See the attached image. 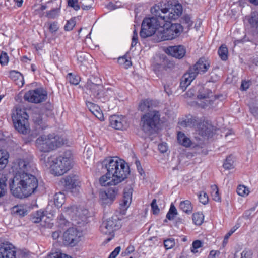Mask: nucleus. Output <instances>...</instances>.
Returning a JSON list of instances; mask_svg holds the SVG:
<instances>
[{
  "label": "nucleus",
  "mask_w": 258,
  "mask_h": 258,
  "mask_svg": "<svg viewBox=\"0 0 258 258\" xmlns=\"http://www.w3.org/2000/svg\"><path fill=\"white\" fill-rule=\"evenodd\" d=\"M12 119L15 127L19 132L26 134L29 132L28 115L25 109L17 108Z\"/></svg>",
  "instance_id": "0eeeda50"
},
{
  "label": "nucleus",
  "mask_w": 258,
  "mask_h": 258,
  "mask_svg": "<svg viewBox=\"0 0 258 258\" xmlns=\"http://www.w3.org/2000/svg\"><path fill=\"white\" fill-rule=\"evenodd\" d=\"M162 25L160 17L154 16L152 17L145 18L142 24L140 36L146 38L157 33L158 28Z\"/></svg>",
  "instance_id": "423d86ee"
},
{
  "label": "nucleus",
  "mask_w": 258,
  "mask_h": 258,
  "mask_svg": "<svg viewBox=\"0 0 258 258\" xmlns=\"http://www.w3.org/2000/svg\"><path fill=\"white\" fill-rule=\"evenodd\" d=\"M177 140L178 143L184 147H188L191 145V141L190 139L184 133L181 132H179L178 133Z\"/></svg>",
  "instance_id": "5701e85b"
},
{
  "label": "nucleus",
  "mask_w": 258,
  "mask_h": 258,
  "mask_svg": "<svg viewBox=\"0 0 258 258\" xmlns=\"http://www.w3.org/2000/svg\"><path fill=\"white\" fill-rule=\"evenodd\" d=\"M68 6L72 7L74 10L77 11L80 8V6L78 4V0H68Z\"/></svg>",
  "instance_id": "3c124183"
},
{
  "label": "nucleus",
  "mask_w": 258,
  "mask_h": 258,
  "mask_svg": "<svg viewBox=\"0 0 258 258\" xmlns=\"http://www.w3.org/2000/svg\"><path fill=\"white\" fill-rule=\"evenodd\" d=\"M65 201V195L62 192L56 194L54 197V203L58 208L61 207Z\"/></svg>",
  "instance_id": "c85d7f7f"
},
{
  "label": "nucleus",
  "mask_w": 258,
  "mask_h": 258,
  "mask_svg": "<svg viewBox=\"0 0 258 258\" xmlns=\"http://www.w3.org/2000/svg\"><path fill=\"white\" fill-rule=\"evenodd\" d=\"M182 12V7L178 4L163 7L157 4L151 9L152 15L160 17L162 25L156 33L160 41L172 40L180 35L183 31V27L178 23H172V21L178 19Z\"/></svg>",
  "instance_id": "f257e3e1"
},
{
  "label": "nucleus",
  "mask_w": 258,
  "mask_h": 258,
  "mask_svg": "<svg viewBox=\"0 0 258 258\" xmlns=\"http://www.w3.org/2000/svg\"><path fill=\"white\" fill-rule=\"evenodd\" d=\"M13 211L18 215L24 216L27 214V210L21 206H16L13 207Z\"/></svg>",
  "instance_id": "79ce46f5"
},
{
  "label": "nucleus",
  "mask_w": 258,
  "mask_h": 258,
  "mask_svg": "<svg viewBox=\"0 0 258 258\" xmlns=\"http://www.w3.org/2000/svg\"><path fill=\"white\" fill-rule=\"evenodd\" d=\"M133 191V188L130 186L125 188L124 190L123 198L120 203V211L123 215L125 214L131 204Z\"/></svg>",
  "instance_id": "2eb2a0df"
},
{
  "label": "nucleus",
  "mask_w": 258,
  "mask_h": 258,
  "mask_svg": "<svg viewBox=\"0 0 258 258\" xmlns=\"http://www.w3.org/2000/svg\"><path fill=\"white\" fill-rule=\"evenodd\" d=\"M59 13V8H55L48 12L46 16L49 18L54 19L58 15Z\"/></svg>",
  "instance_id": "c03bdc74"
},
{
  "label": "nucleus",
  "mask_w": 258,
  "mask_h": 258,
  "mask_svg": "<svg viewBox=\"0 0 258 258\" xmlns=\"http://www.w3.org/2000/svg\"><path fill=\"white\" fill-rule=\"evenodd\" d=\"M109 120L110 126L116 130L125 129L128 126L125 118L121 115H113Z\"/></svg>",
  "instance_id": "f3484780"
},
{
  "label": "nucleus",
  "mask_w": 258,
  "mask_h": 258,
  "mask_svg": "<svg viewBox=\"0 0 258 258\" xmlns=\"http://www.w3.org/2000/svg\"><path fill=\"white\" fill-rule=\"evenodd\" d=\"M107 8L110 10H113L115 9H117L119 7L118 6L116 5L115 4H113V3H109L107 5Z\"/></svg>",
  "instance_id": "338daca9"
},
{
  "label": "nucleus",
  "mask_w": 258,
  "mask_h": 258,
  "mask_svg": "<svg viewBox=\"0 0 258 258\" xmlns=\"http://www.w3.org/2000/svg\"><path fill=\"white\" fill-rule=\"evenodd\" d=\"M151 104V101L150 100H144L141 102L139 105V109L142 111H145L148 110Z\"/></svg>",
  "instance_id": "37998d69"
},
{
  "label": "nucleus",
  "mask_w": 258,
  "mask_h": 258,
  "mask_svg": "<svg viewBox=\"0 0 258 258\" xmlns=\"http://www.w3.org/2000/svg\"><path fill=\"white\" fill-rule=\"evenodd\" d=\"M83 234L75 228L68 229L63 234V241L65 245L74 246L81 240Z\"/></svg>",
  "instance_id": "9b49d317"
},
{
  "label": "nucleus",
  "mask_w": 258,
  "mask_h": 258,
  "mask_svg": "<svg viewBox=\"0 0 258 258\" xmlns=\"http://www.w3.org/2000/svg\"><path fill=\"white\" fill-rule=\"evenodd\" d=\"M253 253L249 249H244L241 253L240 258H252Z\"/></svg>",
  "instance_id": "09e8293b"
},
{
  "label": "nucleus",
  "mask_w": 258,
  "mask_h": 258,
  "mask_svg": "<svg viewBox=\"0 0 258 258\" xmlns=\"http://www.w3.org/2000/svg\"><path fill=\"white\" fill-rule=\"evenodd\" d=\"M17 248L10 243L0 245V258H16Z\"/></svg>",
  "instance_id": "dca6fc26"
},
{
  "label": "nucleus",
  "mask_w": 258,
  "mask_h": 258,
  "mask_svg": "<svg viewBox=\"0 0 258 258\" xmlns=\"http://www.w3.org/2000/svg\"><path fill=\"white\" fill-rule=\"evenodd\" d=\"M177 214V211L173 205H171L170 209L166 215L169 220L173 219L175 216Z\"/></svg>",
  "instance_id": "ea45409f"
},
{
  "label": "nucleus",
  "mask_w": 258,
  "mask_h": 258,
  "mask_svg": "<svg viewBox=\"0 0 258 258\" xmlns=\"http://www.w3.org/2000/svg\"><path fill=\"white\" fill-rule=\"evenodd\" d=\"M9 61V57L6 52L2 51L0 55V64L2 66L6 65Z\"/></svg>",
  "instance_id": "49530a36"
},
{
  "label": "nucleus",
  "mask_w": 258,
  "mask_h": 258,
  "mask_svg": "<svg viewBox=\"0 0 258 258\" xmlns=\"http://www.w3.org/2000/svg\"><path fill=\"white\" fill-rule=\"evenodd\" d=\"M93 0H82L80 2L82 8L85 10H89L92 8Z\"/></svg>",
  "instance_id": "a19ab883"
},
{
  "label": "nucleus",
  "mask_w": 258,
  "mask_h": 258,
  "mask_svg": "<svg viewBox=\"0 0 258 258\" xmlns=\"http://www.w3.org/2000/svg\"><path fill=\"white\" fill-rule=\"evenodd\" d=\"M160 115L155 110H150L145 114L141 118V124L145 131H149L155 127L160 121Z\"/></svg>",
  "instance_id": "1a4fd4ad"
},
{
  "label": "nucleus",
  "mask_w": 258,
  "mask_h": 258,
  "mask_svg": "<svg viewBox=\"0 0 258 258\" xmlns=\"http://www.w3.org/2000/svg\"><path fill=\"white\" fill-rule=\"evenodd\" d=\"M96 78L94 77H91L89 79H88V81L86 84V87L92 91L93 90H95L96 84Z\"/></svg>",
  "instance_id": "58836bf2"
},
{
  "label": "nucleus",
  "mask_w": 258,
  "mask_h": 258,
  "mask_svg": "<svg viewBox=\"0 0 258 258\" xmlns=\"http://www.w3.org/2000/svg\"><path fill=\"white\" fill-rule=\"evenodd\" d=\"M153 67L154 71L157 74H159L163 69V67L161 65L156 63L154 64Z\"/></svg>",
  "instance_id": "e2e57ef3"
},
{
  "label": "nucleus",
  "mask_w": 258,
  "mask_h": 258,
  "mask_svg": "<svg viewBox=\"0 0 258 258\" xmlns=\"http://www.w3.org/2000/svg\"><path fill=\"white\" fill-rule=\"evenodd\" d=\"M121 250V247L118 246L110 253L108 258H116Z\"/></svg>",
  "instance_id": "13d9d810"
},
{
  "label": "nucleus",
  "mask_w": 258,
  "mask_h": 258,
  "mask_svg": "<svg viewBox=\"0 0 258 258\" xmlns=\"http://www.w3.org/2000/svg\"><path fill=\"white\" fill-rule=\"evenodd\" d=\"M210 67L209 61L204 58H200L193 67L194 73L197 75L206 72Z\"/></svg>",
  "instance_id": "6ab92c4d"
},
{
  "label": "nucleus",
  "mask_w": 258,
  "mask_h": 258,
  "mask_svg": "<svg viewBox=\"0 0 258 258\" xmlns=\"http://www.w3.org/2000/svg\"><path fill=\"white\" fill-rule=\"evenodd\" d=\"M204 215L202 213H195L192 215V220L196 225H201L204 221Z\"/></svg>",
  "instance_id": "2f4dec72"
},
{
  "label": "nucleus",
  "mask_w": 258,
  "mask_h": 258,
  "mask_svg": "<svg viewBox=\"0 0 258 258\" xmlns=\"http://www.w3.org/2000/svg\"><path fill=\"white\" fill-rule=\"evenodd\" d=\"M249 87V82L245 81L242 82L241 88L242 90H247Z\"/></svg>",
  "instance_id": "0e129e2a"
},
{
  "label": "nucleus",
  "mask_w": 258,
  "mask_h": 258,
  "mask_svg": "<svg viewBox=\"0 0 258 258\" xmlns=\"http://www.w3.org/2000/svg\"><path fill=\"white\" fill-rule=\"evenodd\" d=\"M49 26V30L51 33H54L58 30V23L56 22L49 23L48 24Z\"/></svg>",
  "instance_id": "8fccbe9b"
},
{
  "label": "nucleus",
  "mask_w": 258,
  "mask_h": 258,
  "mask_svg": "<svg viewBox=\"0 0 258 258\" xmlns=\"http://www.w3.org/2000/svg\"><path fill=\"white\" fill-rule=\"evenodd\" d=\"M195 91L194 89H189L185 94L186 98H191L194 96Z\"/></svg>",
  "instance_id": "69168bd1"
},
{
  "label": "nucleus",
  "mask_w": 258,
  "mask_h": 258,
  "mask_svg": "<svg viewBox=\"0 0 258 258\" xmlns=\"http://www.w3.org/2000/svg\"><path fill=\"white\" fill-rule=\"evenodd\" d=\"M235 160L233 156L230 155L228 156L224 161L223 165L225 170H232L235 168Z\"/></svg>",
  "instance_id": "a878e982"
},
{
  "label": "nucleus",
  "mask_w": 258,
  "mask_h": 258,
  "mask_svg": "<svg viewBox=\"0 0 258 258\" xmlns=\"http://www.w3.org/2000/svg\"><path fill=\"white\" fill-rule=\"evenodd\" d=\"M76 208H78L75 206H70L65 208L64 212L65 214L70 216L71 219L73 221V219H76L77 217L75 216Z\"/></svg>",
  "instance_id": "473e14b6"
},
{
  "label": "nucleus",
  "mask_w": 258,
  "mask_h": 258,
  "mask_svg": "<svg viewBox=\"0 0 258 258\" xmlns=\"http://www.w3.org/2000/svg\"><path fill=\"white\" fill-rule=\"evenodd\" d=\"M9 153L4 150H0V170L3 169L8 163Z\"/></svg>",
  "instance_id": "b1692460"
},
{
  "label": "nucleus",
  "mask_w": 258,
  "mask_h": 258,
  "mask_svg": "<svg viewBox=\"0 0 258 258\" xmlns=\"http://www.w3.org/2000/svg\"><path fill=\"white\" fill-rule=\"evenodd\" d=\"M176 244L175 239L173 238L167 239L164 241V245L166 249L173 248Z\"/></svg>",
  "instance_id": "4c0bfd02"
},
{
  "label": "nucleus",
  "mask_w": 258,
  "mask_h": 258,
  "mask_svg": "<svg viewBox=\"0 0 258 258\" xmlns=\"http://www.w3.org/2000/svg\"><path fill=\"white\" fill-rule=\"evenodd\" d=\"M228 49L225 45H222L219 50L218 54L220 58L223 60H226L228 58Z\"/></svg>",
  "instance_id": "f704fd0d"
},
{
  "label": "nucleus",
  "mask_w": 258,
  "mask_h": 258,
  "mask_svg": "<svg viewBox=\"0 0 258 258\" xmlns=\"http://www.w3.org/2000/svg\"><path fill=\"white\" fill-rule=\"evenodd\" d=\"M66 140L54 134L42 135L35 141L36 147L40 152L49 153L65 144Z\"/></svg>",
  "instance_id": "39448f33"
},
{
  "label": "nucleus",
  "mask_w": 258,
  "mask_h": 258,
  "mask_svg": "<svg viewBox=\"0 0 258 258\" xmlns=\"http://www.w3.org/2000/svg\"><path fill=\"white\" fill-rule=\"evenodd\" d=\"M46 97L45 91L41 89H36L27 92L24 95V98L28 102L38 103L45 100Z\"/></svg>",
  "instance_id": "f8f14e48"
},
{
  "label": "nucleus",
  "mask_w": 258,
  "mask_h": 258,
  "mask_svg": "<svg viewBox=\"0 0 258 258\" xmlns=\"http://www.w3.org/2000/svg\"><path fill=\"white\" fill-rule=\"evenodd\" d=\"M203 243L199 240L194 241L192 243V246L190 248L191 252L193 253H196L199 252L198 249L203 246Z\"/></svg>",
  "instance_id": "e433bc0d"
},
{
  "label": "nucleus",
  "mask_w": 258,
  "mask_h": 258,
  "mask_svg": "<svg viewBox=\"0 0 258 258\" xmlns=\"http://www.w3.org/2000/svg\"><path fill=\"white\" fill-rule=\"evenodd\" d=\"M121 227V220L116 216L104 219L100 227V232L103 234L110 235L109 237L107 238L106 240V243L113 238L114 237L113 232L120 229Z\"/></svg>",
  "instance_id": "6e6552de"
},
{
  "label": "nucleus",
  "mask_w": 258,
  "mask_h": 258,
  "mask_svg": "<svg viewBox=\"0 0 258 258\" xmlns=\"http://www.w3.org/2000/svg\"><path fill=\"white\" fill-rule=\"evenodd\" d=\"M199 199L200 202L205 205L209 201V198L207 194L204 191H201L199 195Z\"/></svg>",
  "instance_id": "a18cd8bd"
},
{
  "label": "nucleus",
  "mask_w": 258,
  "mask_h": 258,
  "mask_svg": "<svg viewBox=\"0 0 258 258\" xmlns=\"http://www.w3.org/2000/svg\"><path fill=\"white\" fill-rule=\"evenodd\" d=\"M75 25L76 21L75 19H71L67 21V24H66L64 28V30L66 31H71L73 29Z\"/></svg>",
  "instance_id": "de8ad7c7"
},
{
  "label": "nucleus",
  "mask_w": 258,
  "mask_h": 258,
  "mask_svg": "<svg viewBox=\"0 0 258 258\" xmlns=\"http://www.w3.org/2000/svg\"><path fill=\"white\" fill-rule=\"evenodd\" d=\"M248 23L252 27H258V13L253 12L251 15L247 18Z\"/></svg>",
  "instance_id": "7c9ffc66"
},
{
  "label": "nucleus",
  "mask_w": 258,
  "mask_h": 258,
  "mask_svg": "<svg viewBox=\"0 0 258 258\" xmlns=\"http://www.w3.org/2000/svg\"><path fill=\"white\" fill-rule=\"evenodd\" d=\"M86 104L90 111L96 116V112H97V109L96 108V105L91 102H87Z\"/></svg>",
  "instance_id": "603ef678"
},
{
  "label": "nucleus",
  "mask_w": 258,
  "mask_h": 258,
  "mask_svg": "<svg viewBox=\"0 0 258 258\" xmlns=\"http://www.w3.org/2000/svg\"><path fill=\"white\" fill-rule=\"evenodd\" d=\"M196 73L190 72L186 73L183 75L182 78L180 86L183 91H184L186 87L190 84L191 82L196 78Z\"/></svg>",
  "instance_id": "412c9836"
},
{
  "label": "nucleus",
  "mask_w": 258,
  "mask_h": 258,
  "mask_svg": "<svg viewBox=\"0 0 258 258\" xmlns=\"http://www.w3.org/2000/svg\"><path fill=\"white\" fill-rule=\"evenodd\" d=\"M36 215V216L33 217V221L34 223H39L44 217L43 212L38 211Z\"/></svg>",
  "instance_id": "5fc2aeb1"
},
{
  "label": "nucleus",
  "mask_w": 258,
  "mask_h": 258,
  "mask_svg": "<svg viewBox=\"0 0 258 258\" xmlns=\"http://www.w3.org/2000/svg\"><path fill=\"white\" fill-rule=\"evenodd\" d=\"M76 209L75 216L77 217V219H73V221H76V224H83L87 220L88 211L86 209L82 207H78Z\"/></svg>",
  "instance_id": "aec40b11"
},
{
  "label": "nucleus",
  "mask_w": 258,
  "mask_h": 258,
  "mask_svg": "<svg viewBox=\"0 0 258 258\" xmlns=\"http://www.w3.org/2000/svg\"><path fill=\"white\" fill-rule=\"evenodd\" d=\"M31 165L30 162L26 159H18L13 163L12 171L14 175L13 179H18L24 175L28 174Z\"/></svg>",
  "instance_id": "9d476101"
},
{
  "label": "nucleus",
  "mask_w": 258,
  "mask_h": 258,
  "mask_svg": "<svg viewBox=\"0 0 258 258\" xmlns=\"http://www.w3.org/2000/svg\"><path fill=\"white\" fill-rule=\"evenodd\" d=\"M165 51L167 54L178 59L183 58L186 54L185 48L181 45L169 46Z\"/></svg>",
  "instance_id": "a211bd4d"
},
{
  "label": "nucleus",
  "mask_w": 258,
  "mask_h": 258,
  "mask_svg": "<svg viewBox=\"0 0 258 258\" xmlns=\"http://www.w3.org/2000/svg\"><path fill=\"white\" fill-rule=\"evenodd\" d=\"M182 22L185 24L187 27H190L192 25V21L191 18L187 15L184 16L182 18Z\"/></svg>",
  "instance_id": "4d7b16f0"
},
{
  "label": "nucleus",
  "mask_w": 258,
  "mask_h": 258,
  "mask_svg": "<svg viewBox=\"0 0 258 258\" xmlns=\"http://www.w3.org/2000/svg\"><path fill=\"white\" fill-rule=\"evenodd\" d=\"M138 43V33L137 31L135 29L133 31V36L132 37V43H131V47H133L137 45Z\"/></svg>",
  "instance_id": "6e6d98bb"
},
{
  "label": "nucleus",
  "mask_w": 258,
  "mask_h": 258,
  "mask_svg": "<svg viewBox=\"0 0 258 258\" xmlns=\"http://www.w3.org/2000/svg\"><path fill=\"white\" fill-rule=\"evenodd\" d=\"M118 190L116 188H110L99 193L100 202L103 206L111 204L115 199Z\"/></svg>",
  "instance_id": "4468645a"
},
{
  "label": "nucleus",
  "mask_w": 258,
  "mask_h": 258,
  "mask_svg": "<svg viewBox=\"0 0 258 258\" xmlns=\"http://www.w3.org/2000/svg\"><path fill=\"white\" fill-rule=\"evenodd\" d=\"M45 158L44 154L41 155L40 160L43 161L47 166H49L50 173L54 176H61L72 167V155L70 151L56 158L51 156L47 160Z\"/></svg>",
  "instance_id": "20e7f679"
},
{
  "label": "nucleus",
  "mask_w": 258,
  "mask_h": 258,
  "mask_svg": "<svg viewBox=\"0 0 258 258\" xmlns=\"http://www.w3.org/2000/svg\"><path fill=\"white\" fill-rule=\"evenodd\" d=\"M100 163L101 168L107 171L99 179L101 186L117 185L126 179L130 173L127 163L117 156L106 157Z\"/></svg>",
  "instance_id": "f03ea898"
},
{
  "label": "nucleus",
  "mask_w": 258,
  "mask_h": 258,
  "mask_svg": "<svg viewBox=\"0 0 258 258\" xmlns=\"http://www.w3.org/2000/svg\"><path fill=\"white\" fill-rule=\"evenodd\" d=\"M67 79L71 84L75 85H78L81 80V78L79 76L75 74H73L71 73L68 74Z\"/></svg>",
  "instance_id": "c9c22d12"
},
{
  "label": "nucleus",
  "mask_w": 258,
  "mask_h": 258,
  "mask_svg": "<svg viewBox=\"0 0 258 258\" xmlns=\"http://www.w3.org/2000/svg\"><path fill=\"white\" fill-rule=\"evenodd\" d=\"M179 207L181 210L187 214H189L192 211V206L190 201L189 200L181 202Z\"/></svg>",
  "instance_id": "cd10ccee"
},
{
  "label": "nucleus",
  "mask_w": 258,
  "mask_h": 258,
  "mask_svg": "<svg viewBox=\"0 0 258 258\" xmlns=\"http://www.w3.org/2000/svg\"><path fill=\"white\" fill-rule=\"evenodd\" d=\"M119 64L125 69H127L132 65V62L130 58L126 56L120 57L118 59Z\"/></svg>",
  "instance_id": "72a5a7b5"
},
{
  "label": "nucleus",
  "mask_w": 258,
  "mask_h": 258,
  "mask_svg": "<svg viewBox=\"0 0 258 258\" xmlns=\"http://www.w3.org/2000/svg\"><path fill=\"white\" fill-rule=\"evenodd\" d=\"M211 195L213 200L216 202H221V197L217 186L216 185H212L211 186Z\"/></svg>",
  "instance_id": "c756f323"
},
{
  "label": "nucleus",
  "mask_w": 258,
  "mask_h": 258,
  "mask_svg": "<svg viewBox=\"0 0 258 258\" xmlns=\"http://www.w3.org/2000/svg\"><path fill=\"white\" fill-rule=\"evenodd\" d=\"M153 213L155 215L159 213L160 209L156 203V200L154 199L151 204Z\"/></svg>",
  "instance_id": "864d4df0"
},
{
  "label": "nucleus",
  "mask_w": 258,
  "mask_h": 258,
  "mask_svg": "<svg viewBox=\"0 0 258 258\" xmlns=\"http://www.w3.org/2000/svg\"><path fill=\"white\" fill-rule=\"evenodd\" d=\"M38 186L35 176L27 174L18 179H13L10 184L11 191L15 197L22 199L34 194Z\"/></svg>",
  "instance_id": "7ed1b4c3"
},
{
  "label": "nucleus",
  "mask_w": 258,
  "mask_h": 258,
  "mask_svg": "<svg viewBox=\"0 0 258 258\" xmlns=\"http://www.w3.org/2000/svg\"><path fill=\"white\" fill-rule=\"evenodd\" d=\"M236 192L238 196L246 198L249 195L250 191L248 187L243 184H239L237 187Z\"/></svg>",
  "instance_id": "bb28decb"
},
{
  "label": "nucleus",
  "mask_w": 258,
  "mask_h": 258,
  "mask_svg": "<svg viewBox=\"0 0 258 258\" xmlns=\"http://www.w3.org/2000/svg\"><path fill=\"white\" fill-rule=\"evenodd\" d=\"M62 183L66 188L73 189L78 186V181L75 176H68L63 179Z\"/></svg>",
  "instance_id": "4be33fe9"
},
{
  "label": "nucleus",
  "mask_w": 258,
  "mask_h": 258,
  "mask_svg": "<svg viewBox=\"0 0 258 258\" xmlns=\"http://www.w3.org/2000/svg\"><path fill=\"white\" fill-rule=\"evenodd\" d=\"M234 231L235 230H231L225 235L224 239V242L226 243L227 242L228 238L234 233Z\"/></svg>",
  "instance_id": "774afa93"
},
{
  "label": "nucleus",
  "mask_w": 258,
  "mask_h": 258,
  "mask_svg": "<svg viewBox=\"0 0 258 258\" xmlns=\"http://www.w3.org/2000/svg\"><path fill=\"white\" fill-rule=\"evenodd\" d=\"M158 148L161 153H165L168 150V146L166 143H161L159 145Z\"/></svg>",
  "instance_id": "052dcab7"
},
{
  "label": "nucleus",
  "mask_w": 258,
  "mask_h": 258,
  "mask_svg": "<svg viewBox=\"0 0 258 258\" xmlns=\"http://www.w3.org/2000/svg\"><path fill=\"white\" fill-rule=\"evenodd\" d=\"M59 250L52 251L47 256V258H58Z\"/></svg>",
  "instance_id": "680f3d73"
},
{
  "label": "nucleus",
  "mask_w": 258,
  "mask_h": 258,
  "mask_svg": "<svg viewBox=\"0 0 258 258\" xmlns=\"http://www.w3.org/2000/svg\"><path fill=\"white\" fill-rule=\"evenodd\" d=\"M6 185L0 181V198L3 197L6 193Z\"/></svg>",
  "instance_id": "bf43d9fd"
},
{
  "label": "nucleus",
  "mask_w": 258,
  "mask_h": 258,
  "mask_svg": "<svg viewBox=\"0 0 258 258\" xmlns=\"http://www.w3.org/2000/svg\"><path fill=\"white\" fill-rule=\"evenodd\" d=\"M213 97V95L211 91L201 87L197 96V103L198 106L204 108L211 104Z\"/></svg>",
  "instance_id": "ddd939ff"
},
{
  "label": "nucleus",
  "mask_w": 258,
  "mask_h": 258,
  "mask_svg": "<svg viewBox=\"0 0 258 258\" xmlns=\"http://www.w3.org/2000/svg\"><path fill=\"white\" fill-rule=\"evenodd\" d=\"M10 77L17 85L22 86L24 84L23 77L20 73L15 71H11Z\"/></svg>",
  "instance_id": "393cba45"
}]
</instances>
